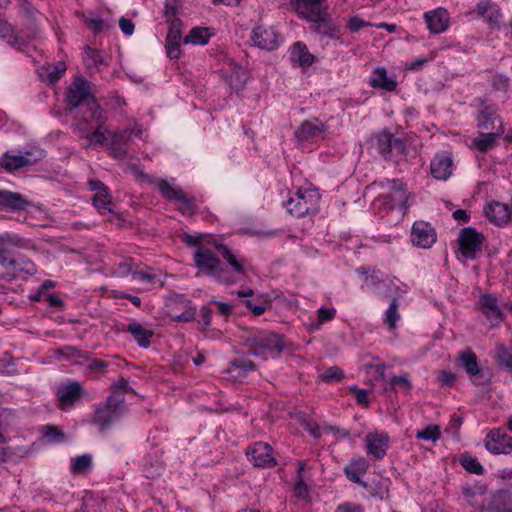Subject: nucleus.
<instances>
[{"instance_id":"nucleus-1","label":"nucleus","mask_w":512,"mask_h":512,"mask_svg":"<svg viewBox=\"0 0 512 512\" xmlns=\"http://www.w3.org/2000/svg\"><path fill=\"white\" fill-rule=\"evenodd\" d=\"M196 268L205 275L227 285L234 284L237 279L224 268L219 258L208 248L199 246L194 253Z\"/></svg>"},{"instance_id":"nucleus-2","label":"nucleus","mask_w":512,"mask_h":512,"mask_svg":"<svg viewBox=\"0 0 512 512\" xmlns=\"http://www.w3.org/2000/svg\"><path fill=\"white\" fill-rule=\"evenodd\" d=\"M125 411L124 398L110 395L96 407L92 422L105 432L121 419Z\"/></svg>"},{"instance_id":"nucleus-3","label":"nucleus","mask_w":512,"mask_h":512,"mask_svg":"<svg viewBox=\"0 0 512 512\" xmlns=\"http://www.w3.org/2000/svg\"><path fill=\"white\" fill-rule=\"evenodd\" d=\"M97 102L90 91V83L82 76H77L67 90L66 104L70 110L86 105L91 115L94 114L92 103Z\"/></svg>"},{"instance_id":"nucleus-4","label":"nucleus","mask_w":512,"mask_h":512,"mask_svg":"<svg viewBox=\"0 0 512 512\" xmlns=\"http://www.w3.org/2000/svg\"><path fill=\"white\" fill-rule=\"evenodd\" d=\"M370 143L386 160H393L394 155H405L406 145L400 138H395L388 131H381L370 138Z\"/></svg>"},{"instance_id":"nucleus-5","label":"nucleus","mask_w":512,"mask_h":512,"mask_svg":"<svg viewBox=\"0 0 512 512\" xmlns=\"http://www.w3.org/2000/svg\"><path fill=\"white\" fill-rule=\"evenodd\" d=\"M319 201V195L313 190L301 189L291 196L286 202L287 210L297 217L315 212Z\"/></svg>"},{"instance_id":"nucleus-6","label":"nucleus","mask_w":512,"mask_h":512,"mask_svg":"<svg viewBox=\"0 0 512 512\" xmlns=\"http://www.w3.org/2000/svg\"><path fill=\"white\" fill-rule=\"evenodd\" d=\"M247 346L249 353L255 356L259 355L260 350L279 354L285 349L283 337L273 332H265L247 339Z\"/></svg>"},{"instance_id":"nucleus-7","label":"nucleus","mask_w":512,"mask_h":512,"mask_svg":"<svg viewBox=\"0 0 512 512\" xmlns=\"http://www.w3.org/2000/svg\"><path fill=\"white\" fill-rule=\"evenodd\" d=\"M44 156L43 150L25 151V155H13L6 152L0 158V167L7 172H14L22 167L32 166Z\"/></svg>"},{"instance_id":"nucleus-8","label":"nucleus","mask_w":512,"mask_h":512,"mask_svg":"<svg viewBox=\"0 0 512 512\" xmlns=\"http://www.w3.org/2000/svg\"><path fill=\"white\" fill-rule=\"evenodd\" d=\"M384 191L380 194L382 198L388 200L383 202V205H387L389 209L396 207H404L407 200V190L405 185L398 180H387L386 183L382 184Z\"/></svg>"},{"instance_id":"nucleus-9","label":"nucleus","mask_w":512,"mask_h":512,"mask_svg":"<svg viewBox=\"0 0 512 512\" xmlns=\"http://www.w3.org/2000/svg\"><path fill=\"white\" fill-rule=\"evenodd\" d=\"M484 236L473 227L463 228L459 233L458 242L464 257L473 259L482 249Z\"/></svg>"},{"instance_id":"nucleus-10","label":"nucleus","mask_w":512,"mask_h":512,"mask_svg":"<svg viewBox=\"0 0 512 512\" xmlns=\"http://www.w3.org/2000/svg\"><path fill=\"white\" fill-rule=\"evenodd\" d=\"M92 108L94 109V114L91 115V118L97 123V126L94 131H91L87 134L86 140L87 144L85 147H94L97 145H104L109 138V131L104 123L106 121V117L103 115L101 107L98 102L92 103Z\"/></svg>"},{"instance_id":"nucleus-11","label":"nucleus","mask_w":512,"mask_h":512,"mask_svg":"<svg viewBox=\"0 0 512 512\" xmlns=\"http://www.w3.org/2000/svg\"><path fill=\"white\" fill-rule=\"evenodd\" d=\"M484 444L493 454H510L512 452V437L503 429L495 428L486 435Z\"/></svg>"},{"instance_id":"nucleus-12","label":"nucleus","mask_w":512,"mask_h":512,"mask_svg":"<svg viewBox=\"0 0 512 512\" xmlns=\"http://www.w3.org/2000/svg\"><path fill=\"white\" fill-rule=\"evenodd\" d=\"M158 190L167 199L173 200L179 204V209L182 213H189L192 211L193 203L187 195L177 187L171 186L165 179L155 180Z\"/></svg>"},{"instance_id":"nucleus-13","label":"nucleus","mask_w":512,"mask_h":512,"mask_svg":"<svg viewBox=\"0 0 512 512\" xmlns=\"http://www.w3.org/2000/svg\"><path fill=\"white\" fill-rule=\"evenodd\" d=\"M325 0H290L292 10L300 17L311 21L323 17Z\"/></svg>"},{"instance_id":"nucleus-14","label":"nucleus","mask_w":512,"mask_h":512,"mask_svg":"<svg viewBox=\"0 0 512 512\" xmlns=\"http://www.w3.org/2000/svg\"><path fill=\"white\" fill-rule=\"evenodd\" d=\"M476 306L484 314L491 326H496L503 321L504 313L499 307L495 296L491 294L482 295Z\"/></svg>"},{"instance_id":"nucleus-15","label":"nucleus","mask_w":512,"mask_h":512,"mask_svg":"<svg viewBox=\"0 0 512 512\" xmlns=\"http://www.w3.org/2000/svg\"><path fill=\"white\" fill-rule=\"evenodd\" d=\"M435 229L427 222L416 221L413 224L411 240L414 245L420 248H430L436 242Z\"/></svg>"},{"instance_id":"nucleus-16","label":"nucleus","mask_w":512,"mask_h":512,"mask_svg":"<svg viewBox=\"0 0 512 512\" xmlns=\"http://www.w3.org/2000/svg\"><path fill=\"white\" fill-rule=\"evenodd\" d=\"M246 453L256 467L272 468L277 464L272 456V447L267 443L257 442L253 447L248 448Z\"/></svg>"},{"instance_id":"nucleus-17","label":"nucleus","mask_w":512,"mask_h":512,"mask_svg":"<svg viewBox=\"0 0 512 512\" xmlns=\"http://www.w3.org/2000/svg\"><path fill=\"white\" fill-rule=\"evenodd\" d=\"M325 134V125L318 119L304 121L295 131V137L298 142H314L323 139Z\"/></svg>"},{"instance_id":"nucleus-18","label":"nucleus","mask_w":512,"mask_h":512,"mask_svg":"<svg viewBox=\"0 0 512 512\" xmlns=\"http://www.w3.org/2000/svg\"><path fill=\"white\" fill-rule=\"evenodd\" d=\"M84 390L79 382H69L57 389L58 408L65 410L73 406L82 396Z\"/></svg>"},{"instance_id":"nucleus-19","label":"nucleus","mask_w":512,"mask_h":512,"mask_svg":"<svg viewBox=\"0 0 512 512\" xmlns=\"http://www.w3.org/2000/svg\"><path fill=\"white\" fill-rule=\"evenodd\" d=\"M430 172L437 180H447L453 172V159L446 152L437 153L431 160Z\"/></svg>"},{"instance_id":"nucleus-20","label":"nucleus","mask_w":512,"mask_h":512,"mask_svg":"<svg viewBox=\"0 0 512 512\" xmlns=\"http://www.w3.org/2000/svg\"><path fill=\"white\" fill-rule=\"evenodd\" d=\"M252 40L261 49L274 50L279 45V35L271 27L256 26L252 31Z\"/></svg>"},{"instance_id":"nucleus-21","label":"nucleus","mask_w":512,"mask_h":512,"mask_svg":"<svg viewBox=\"0 0 512 512\" xmlns=\"http://www.w3.org/2000/svg\"><path fill=\"white\" fill-rule=\"evenodd\" d=\"M459 360L466 372L470 375L474 384L484 385L488 381V378L479 369L476 355L471 350L462 352L459 356Z\"/></svg>"},{"instance_id":"nucleus-22","label":"nucleus","mask_w":512,"mask_h":512,"mask_svg":"<svg viewBox=\"0 0 512 512\" xmlns=\"http://www.w3.org/2000/svg\"><path fill=\"white\" fill-rule=\"evenodd\" d=\"M368 454L375 459H382L389 446V437L385 433H369L365 437Z\"/></svg>"},{"instance_id":"nucleus-23","label":"nucleus","mask_w":512,"mask_h":512,"mask_svg":"<svg viewBox=\"0 0 512 512\" xmlns=\"http://www.w3.org/2000/svg\"><path fill=\"white\" fill-rule=\"evenodd\" d=\"M425 22L432 34L444 32L449 25V14L443 8H437L424 14Z\"/></svg>"},{"instance_id":"nucleus-24","label":"nucleus","mask_w":512,"mask_h":512,"mask_svg":"<svg viewBox=\"0 0 512 512\" xmlns=\"http://www.w3.org/2000/svg\"><path fill=\"white\" fill-rule=\"evenodd\" d=\"M90 189L95 191L93 196V204L99 210H108L113 213L111 196L108 192V188L100 180H91L89 182Z\"/></svg>"},{"instance_id":"nucleus-25","label":"nucleus","mask_w":512,"mask_h":512,"mask_svg":"<svg viewBox=\"0 0 512 512\" xmlns=\"http://www.w3.org/2000/svg\"><path fill=\"white\" fill-rule=\"evenodd\" d=\"M478 128L482 132H497V127L503 129L502 121L490 106H485L478 114Z\"/></svg>"},{"instance_id":"nucleus-26","label":"nucleus","mask_w":512,"mask_h":512,"mask_svg":"<svg viewBox=\"0 0 512 512\" xmlns=\"http://www.w3.org/2000/svg\"><path fill=\"white\" fill-rule=\"evenodd\" d=\"M484 213L491 222L499 225L509 220L512 210L509 205L495 201L484 207Z\"/></svg>"},{"instance_id":"nucleus-27","label":"nucleus","mask_w":512,"mask_h":512,"mask_svg":"<svg viewBox=\"0 0 512 512\" xmlns=\"http://www.w3.org/2000/svg\"><path fill=\"white\" fill-rule=\"evenodd\" d=\"M110 138V154L119 160L125 159L127 156L126 143L129 138L127 130L124 131H112L109 133Z\"/></svg>"},{"instance_id":"nucleus-28","label":"nucleus","mask_w":512,"mask_h":512,"mask_svg":"<svg viewBox=\"0 0 512 512\" xmlns=\"http://www.w3.org/2000/svg\"><path fill=\"white\" fill-rule=\"evenodd\" d=\"M31 202L22 194L0 190V206L11 210H25Z\"/></svg>"},{"instance_id":"nucleus-29","label":"nucleus","mask_w":512,"mask_h":512,"mask_svg":"<svg viewBox=\"0 0 512 512\" xmlns=\"http://www.w3.org/2000/svg\"><path fill=\"white\" fill-rule=\"evenodd\" d=\"M224 75L230 87L237 90L242 88L247 80L246 70L233 61L224 69Z\"/></svg>"},{"instance_id":"nucleus-30","label":"nucleus","mask_w":512,"mask_h":512,"mask_svg":"<svg viewBox=\"0 0 512 512\" xmlns=\"http://www.w3.org/2000/svg\"><path fill=\"white\" fill-rule=\"evenodd\" d=\"M476 12L491 26L499 28L501 10L495 3H492L491 1H481L476 6Z\"/></svg>"},{"instance_id":"nucleus-31","label":"nucleus","mask_w":512,"mask_h":512,"mask_svg":"<svg viewBox=\"0 0 512 512\" xmlns=\"http://www.w3.org/2000/svg\"><path fill=\"white\" fill-rule=\"evenodd\" d=\"M314 22V30L322 35L330 38H338L339 37V26L336 25L330 18L327 11H324L323 17L319 19L311 20Z\"/></svg>"},{"instance_id":"nucleus-32","label":"nucleus","mask_w":512,"mask_h":512,"mask_svg":"<svg viewBox=\"0 0 512 512\" xmlns=\"http://www.w3.org/2000/svg\"><path fill=\"white\" fill-rule=\"evenodd\" d=\"M504 133V129L497 127V132H482L480 131L479 136L473 140L474 146L481 152H486L492 149L496 140Z\"/></svg>"},{"instance_id":"nucleus-33","label":"nucleus","mask_w":512,"mask_h":512,"mask_svg":"<svg viewBox=\"0 0 512 512\" xmlns=\"http://www.w3.org/2000/svg\"><path fill=\"white\" fill-rule=\"evenodd\" d=\"M218 254L227 261L233 270L239 275H246L245 260H238L231 250L224 244H215Z\"/></svg>"},{"instance_id":"nucleus-34","label":"nucleus","mask_w":512,"mask_h":512,"mask_svg":"<svg viewBox=\"0 0 512 512\" xmlns=\"http://www.w3.org/2000/svg\"><path fill=\"white\" fill-rule=\"evenodd\" d=\"M489 511L512 512V494L503 490L495 493L491 498Z\"/></svg>"},{"instance_id":"nucleus-35","label":"nucleus","mask_w":512,"mask_h":512,"mask_svg":"<svg viewBox=\"0 0 512 512\" xmlns=\"http://www.w3.org/2000/svg\"><path fill=\"white\" fill-rule=\"evenodd\" d=\"M291 61L301 67H308L314 62V56L309 53L307 47L302 42H296L290 53Z\"/></svg>"},{"instance_id":"nucleus-36","label":"nucleus","mask_w":512,"mask_h":512,"mask_svg":"<svg viewBox=\"0 0 512 512\" xmlns=\"http://www.w3.org/2000/svg\"><path fill=\"white\" fill-rule=\"evenodd\" d=\"M127 331L130 332L140 347L147 348L150 345V339L153 337L152 330L144 328L140 323L131 321L127 326Z\"/></svg>"},{"instance_id":"nucleus-37","label":"nucleus","mask_w":512,"mask_h":512,"mask_svg":"<svg viewBox=\"0 0 512 512\" xmlns=\"http://www.w3.org/2000/svg\"><path fill=\"white\" fill-rule=\"evenodd\" d=\"M369 84L374 88H380L385 91H394L397 87V81L387 76L384 68H376L374 76L370 79Z\"/></svg>"},{"instance_id":"nucleus-38","label":"nucleus","mask_w":512,"mask_h":512,"mask_svg":"<svg viewBox=\"0 0 512 512\" xmlns=\"http://www.w3.org/2000/svg\"><path fill=\"white\" fill-rule=\"evenodd\" d=\"M15 273H26L34 275L37 272L36 265L26 256L19 255L16 258H11L10 268Z\"/></svg>"},{"instance_id":"nucleus-39","label":"nucleus","mask_w":512,"mask_h":512,"mask_svg":"<svg viewBox=\"0 0 512 512\" xmlns=\"http://www.w3.org/2000/svg\"><path fill=\"white\" fill-rule=\"evenodd\" d=\"M210 33L208 28L195 27L190 30L189 34L184 38L185 44L204 45L209 41Z\"/></svg>"},{"instance_id":"nucleus-40","label":"nucleus","mask_w":512,"mask_h":512,"mask_svg":"<svg viewBox=\"0 0 512 512\" xmlns=\"http://www.w3.org/2000/svg\"><path fill=\"white\" fill-rule=\"evenodd\" d=\"M496 361L499 366L512 371V348L499 345L496 350Z\"/></svg>"},{"instance_id":"nucleus-41","label":"nucleus","mask_w":512,"mask_h":512,"mask_svg":"<svg viewBox=\"0 0 512 512\" xmlns=\"http://www.w3.org/2000/svg\"><path fill=\"white\" fill-rule=\"evenodd\" d=\"M66 69L65 63L62 61H58L55 64L42 68V70L46 72L47 79L50 84L57 82L62 77Z\"/></svg>"},{"instance_id":"nucleus-42","label":"nucleus","mask_w":512,"mask_h":512,"mask_svg":"<svg viewBox=\"0 0 512 512\" xmlns=\"http://www.w3.org/2000/svg\"><path fill=\"white\" fill-rule=\"evenodd\" d=\"M92 465V457L89 454H83L72 459L71 472L73 474H81L90 469Z\"/></svg>"},{"instance_id":"nucleus-43","label":"nucleus","mask_w":512,"mask_h":512,"mask_svg":"<svg viewBox=\"0 0 512 512\" xmlns=\"http://www.w3.org/2000/svg\"><path fill=\"white\" fill-rule=\"evenodd\" d=\"M398 308H399L398 300H397V298H394L391 301V303L385 313V319H384L385 324L388 325L390 330H393L396 328L397 321L400 318V315L398 313Z\"/></svg>"},{"instance_id":"nucleus-44","label":"nucleus","mask_w":512,"mask_h":512,"mask_svg":"<svg viewBox=\"0 0 512 512\" xmlns=\"http://www.w3.org/2000/svg\"><path fill=\"white\" fill-rule=\"evenodd\" d=\"M305 468L304 463L299 462L298 463V470H297V477L296 482L294 485V494L298 498H305L308 494V486L304 482V477L302 475V472Z\"/></svg>"},{"instance_id":"nucleus-45","label":"nucleus","mask_w":512,"mask_h":512,"mask_svg":"<svg viewBox=\"0 0 512 512\" xmlns=\"http://www.w3.org/2000/svg\"><path fill=\"white\" fill-rule=\"evenodd\" d=\"M255 368L254 362L248 359L237 358L230 363V371L238 370L239 376H244Z\"/></svg>"},{"instance_id":"nucleus-46","label":"nucleus","mask_w":512,"mask_h":512,"mask_svg":"<svg viewBox=\"0 0 512 512\" xmlns=\"http://www.w3.org/2000/svg\"><path fill=\"white\" fill-rule=\"evenodd\" d=\"M27 241L17 235L0 236V250L6 251L9 247H26Z\"/></svg>"},{"instance_id":"nucleus-47","label":"nucleus","mask_w":512,"mask_h":512,"mask_svg":"<svg viewBox=\"0 0 512 512\" xmlns=\"http://www.w3.org/2000/svg\"><path fill=\"white\" fill-rule=\"evenodd\" d=\"M41 431L43 438L48 443L61 442L65 438L64 433L57 426L47 425Z\"/></svg>"},{"instance_id":"nucleus-48","label":"nucleus","mask_w":512,"mask_h":512,"mask_svg":"<svg viewBox=\"0 0 512 512\" xmlns=\"http://www.w3.org/2000/svg\"><path fill=\"white\" fill-rule=\"evenodd\" d=\"M460 462L461 465L470 473L476 475H482L484 473V468L476 458H473L469 455H463L460 459Z\"/></svg>"},{"instance_id":"nucleus-49","label":"nucleus","mask_w":512,"mask_h":512,"mask_svg":"<svg viewBox=\"0 0 512 512\" xmlns=\"http://www.w3.org/2000/svg\"><path fill=\"white\" fill-rule=\"evenodd\" d=\"M343 377V371L337 366L329 367L319 375V378L326 383L339 382Z\"/></svg>"},{"instance_id":"nucleus-50","label":"nucleus","mask_w":512,"mask_h":512,"mask_svg":"<svg viewBox=\"0 0 512 512\" xmlns=\"http://www.w3.org/2000/svg\"><path fill=\"white\" fill-rule=\"evenodd\" d=\"M19 8L28 23L33 24L36 21L38 12L28 0H20Z\"/></svg>"},{"instance_id":"nucleus-51","label":"nucleus","mask_w":512,"mask_h":512,"mask_svg":"<svg viewBox=\"0 0 512 512\" xmlns=\"http://www.w3.org/2000/svg\"><path fill=\"white\" fill-rule=\"evenodd\" d=\"M440 437V427L438 425H429L423 430H419L416 433V438L422 440L436 441Z\"/></svg>"},{"instance_id":"nucleus-52","label":"nucleus","mask_w":512,"mask_h":512,"mask_svg":"<svg viewBox=\"0 0 512 512\" xmlns=\"http://www.w3.org/2000/svg\"><path fill=\"white\" fill-rule=\"evenodd\" d=\"M182 21L179 18H174L170 22L169 31L166 37V41L180 42L182 38Z\"/></svg>"},{"instance_id":"nucleus-53","label":"nucleus","mask_w":512,"mask_h":512,"mask_svg":"<svg viewBox=\"0 0 512 512\" xmlns=\"http://www.w3.org/2000/svg\"><path fill=\"white\" fill-rule=\"evenodd\" d=\"M57 354L58 355H61L67 359H72V358H84V359H88V356L86 353L80 351L79 349H77L76 347H73V346H64L63 348L59 349L57 351Z\"/></svg>"},{"instance_id":"nucleus-54","label":"nucleus","mask_w":512,"mask_h":512,"mask_svg":"<svg viewBox=\"0 0 512 512\" xmlns=\"http://www.w3.org/2000/svg\"><path fill=\"white\" fill-rule=\"evenodd\" d=\"M389 383L394 389L398 387L404 391H410L412 388L411 381L408 379L407 374L393 376Z\"/></svg>"},{"instance_id":"nucleus-55","label":"nucleus","mask_w":512,"mask_h":512,"mask_svg":"<svg viewBox=\"0 0 512 512\" xmlns=\"http://www.w3.org/2000/svg\"><path fill=\"white\" fill-rule=\"evenodd\" d=\"M112 394L116 396L117 393H133L135 391L132 387L128 385V382L123 377L119 378L116 382H114L111 386Z\"/></svg>"},{"instance_id":"nucleus-56","label":"nucleus","mask_w":512,"mask_h":512,"mask_svg":"<svg viewBox=\"0 0 512 512\" xmlns=\"http://www.w3.org/2000/svg\"><path fill=\"white\" fill-rule=\"evenodd\" d=\"M335 315H336L335 309H333V308L327 309V308L321 307L318 310V323L314 326V328L318 329V328H320V326L322 325L323 322L333 320Z\"/></svg>"},{"instance_id":"nucleus-57","label":"nucleus","mask_w":512,"mask_h":512,"mask_svg":"<svg viewBox=\"0 0 512 512\" xmlns=\"http://www.w3.org/2000/svg\"><path fill=\"white\" fill-rule=\"evenodd\" d=\"M178 13L177 1L176 0H166L165 2V11L164 15L167 21H170L174 18H177L176 15Z\"/></svg>"},{"instance_id":"nucleus-58","label":"nucleus","mask_w":512,"mask_h":512,"mask_svg":"<svg viewBox=\"0 0 512 512\" xmlns=\"http://www.w3.org/2000/svg\"><path fill=\"white\" fill-rule=\"evenodd\" d=\"M166 53L170 59H178L180 57V42L166 41Z\"/></svg>"},{"instance_id":"nucleus-59","label":"nucleus","mask_w":512,"mask_h":512,"mask_svg":"<svg viewBox=\"0 0 512 512\" xmlns=\"http://www.w3.org/2000/svg\"><path fill=\"white\" fill-rule=\"evenodd\" d=\"M195 314H196V308L190 307V308L186 309L183 313L172 317V319L174 321H178V322H190L194 319Z\"/></svg>"},{"instance_id":"nucleus-60","label":"nucleus","mask_w":512,"mask_h":512,"mask_svg":"<svg viewBox=\"0 0 512 512\" xmlns=\"http://www.w3.org/2000/svg\"><path fill=\"white\" fill-rule=\"evenodd\" d=\"M349 468L353 469L357 473H366L368 469V463L363 458L354 459L351 461Z\"/></svg>"},{"instance_id":"nucleus-61","label":"nucleus","mask_w":512,"mask_h":512,"mask_svg":"<svg viewBox=\"0 0 512 512\" xmlns=\"http://www.w3.org/2000/svg\"><path fill=\"white\" fill-rule=\"evenodd\" d=\"M75 129L79 134V137L86 138L87 134L90 132L91 127L88 124V121L86 118H83L75 124Z\"/></svg>"},{"instance_id":"nucleus-62","label":"nucleus","mask_w":512,"mask_h":512,"mask_svg":"<svg viewBox=\"0 0 512 512\" xmlns=\"http://www.w3.org/2000/svg\"><path fill=\"white\" fill-rule=\"evenodd\" d=\"M119 26H120L121 31L125 35H132L134 32V24L130 19L121 17L119 20Z\"/></svg>"},{"instance_id":"nucleus-63","label":"nucleus","mask_w":512,"mask_h":512,"mask_svg":"<svg viewBox=\"0 0 512 512\" xmlns=\"http://www.w3.org/2000/svg\"><path fill=\"white\" fill-rule=\"evenodd\" d=\"M351 391L354 393L355 398L359 404L368 405V394L364 389H359L357 387H352Z\"/></svg>"},{"instance_id":"nucleus-64","label":"nucleus","mask_w":512,"mask_h":512,"mask_svg":"<svg viewBox=\"0 0 512 512\" xmlns=\"http://www.w3.org/2000/svg\"><path fill=\"white\" fill-rule=\"evenodd\" d=\"M87 25L90 29L93 30L94 33H99L102 30H104L106 27H108L104 20L102 19H90L87 22Z\"/></svg>"}]
</instances>
